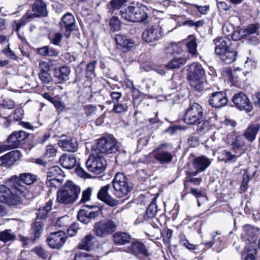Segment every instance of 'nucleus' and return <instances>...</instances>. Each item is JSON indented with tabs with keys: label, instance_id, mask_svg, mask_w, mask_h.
Returning a JSON list of instances; mask_svg holds the SVG:
<instances>
[{
	"label": "nucleus",
	"instance_id": "nucleus-33",
	"mask_svg": "<svg viewBox=\"0 0 260 260\" xmlns=\"http://www.w3.org/2000/svg\"><path fill=\"white\" fill-rule=\"evenodd\" d=\"M135 14L131 18L134 19V22H142L145 21L147 18V14L146 12V7H135Z\"/></svg>",
	"mask_w": 260,
	"mask_h": 260
},
{
	"label": "nucleus",
	"instance_id": "nucleus-38",
	"mask_svg": "<svg viewBox=\"0 0 260 260\" xmlns=\"http://www.w3.org/2000/svg\"><path fill=\"white\" fill-rule=\"evenodd\" d=\"M182 52L179 45L175 43H170L165 49V54L167 56H172L175 54H181Z\"/></svg>",
	"mask_w": 260,
	"mask_h": 260
},
{
	"label": "nucleus",
	"instance_id": "nucleus-57",
	"mask_svg": "<svg viewBox=\"0 0 260 260\" xmlns=\"http://www.w3.org/2000/svg\"><path fill=\"white\" fill-rule=\"evenodd\" d=\"M90 208L94 209L93 211H88V216L90 219H94L95 218L99 216L100 213L101 211V209L100 207L96 206H89Z\"/></svg>",
	"mask_w": 260,
	"mask_h": 260
},
{
	"label": "nucleus",
	"instance_id": "nucleus-4",
	"mask_svg": "<svg viewBox=\"0 0 260 260\" xmlns=\"http://www.w3.org/2000/svg\"><path fill=\"white\" fill-rule=\"evenodd\" d=\"M203 114V112L201 106L197 103H193L186 111L184 115V121L188 124H198L197 130L206 129L208 122L201 121Z\"/></svg>",
	"mask_w": 260,
	"mask_h": 260
},
{
	"label": "nucleus",
	"instance_id": "nucleus-21",
	"mask_svg": "<svg viewBox=\"0 0 260 260\" xmlns=\"http://www.w3.org/2000/svg\"><path fill=\"white\" fill-rule=\"evenodd\" d=\"M215 45V52L220 55L230 49L229 47L230 40L226 38H216L214 40Z\"/></svg>",
	"mask_w": 260,
	"mask_h": 260
},
{
	"label": "nucleus",
	"instance_id": "nucleus-36",
	"mask_svg": "<svg viewBox=\"0 0 260 260\" xmlns=\"http://www.w3.org/2000/svg\"><path fill=\"white\" fill-rule=\"evenodd\" d=\"M186 60L183 57H175L170 60L166 66L169 69H176L181 68L185 64Z\"/></svg>",
	"mask_w": 260,
	"mask_h": 260
},
{
	"label": "nucleus",
	"instance_id": "nucleus-55",
	"mask_svg": "<svg viewBox=\"0 0 260 260\" xmlns=\"http://www.w3.org/2000/svg\"><path fill=\"white\" fill-rule=\"evenodd\" d=\"M80 229L79 223L74 222L72 224L68 229L67 232L68 235L71 237L75 236Z\"/></svg>",
	"mask_w": 260,
	"mask_h": 260
},
{
	"label": "nucleus",
	"instance_id": "nucleus-54",
	"mask_svg": "<svg viewBox=\"0 0 260 260\" xmlns=\"http://www.w3.org/2000/svg\"><path fill=\"white\" fill-rule=\"evenodd\" d=\"M109 25L112 30L117 31L120 28V22L117 17H113L110 20Z\"/></svg>",
	"mask_w": 260,
	"mask_h": 260
},
{
	"label": "nucleus",
	"instance_id": "nucleus-61",
	"mask_svg": "<svg viewBox=\"0 0 260 260\" xmlns=\"http://www.w3.org/2000/svg\"><path fill=\"white\" fill-rule=\"evenodd\" d=\"M180 242L184 246L189 250H193L196 249V246L190 243L188 240L185 238L184 236H181L180 237Z\"/></svg>",
	"mask_w": 260,
	"mask_h": 260
},
{
	"label": "nucleus",
	"instance_id": "nucleus-9",
	"mask_svg": "<svg viewBox=\"0 0 260 260\" xmlns=\"http://www.w3.org/2000/svg\"><path fill=\"white\" fill-rule=\"evenodd\" d=\"M116 228L117 224L113 220L105 219L94 223L93 232L98 237L105 238L113 233Z\"/></svg>",
	"mask_w": 260,
	"mask_h": 260
},
{
	"label": "nucleus",
	"instance_id": "nucleus-43",
	"mask_svg": "<svg viewBox=\"0 0 260 260\" xmlns=\"http://www.w3.org/2000/svg\"><path fill=\"white\" fill-rule=\"evenodd\" d=\"M157 212V206L155 203L152 202L149 205L145 215L144 220H147L149 218H153L155 217Z\"/></svg>",
	"mask_w": 260,
	"mask_h": 260
},
{
	"label": "nucleus",
	"instance_id": "nucleus-53",
	"mask_svg": "<svg viewBox=\"0 0 260 260\" xmlns=\"http://www.w3.org/2000/svg\"><path fill=\"white\" fill-rule=\"evenodd\" d=\"M257 36L249 35L245 37V41L246 43L251 46H256L258 45L259 41L256 37Z\"/></svg>",
	"mask_w": 260,
	"mask_h": 260
},
{
	"label": "nucleus",
	"instance_id": "nucleus-13",
	"mask_svg": "<svg viewBox=\"0 0 260 260\" xmlns=\"http://www.w3.org/2000/svg\"><path fill=\"white\" fill-rule=\"evenodd\" d=\"M75 23V18L71 13H68L62 17L60 22V28L66 38H70L71 31L74 30Z\"/></svg>",
	"mask_w": 260,
	"mask_h": 260
},
{
	"label": "nucleus",
	"instance_id": "nucleus-11",
	"mask_svg": "<svg viewBox=\"0 0 260 260\" xmlns=\"http://www.w3.org/2000/svg\"><path fill=\"white\" fill-rule=\"evenodd\" d=\"M232 100L235 107L239 110L250 111L252 109V104L247 95L242 92L235 93L232 97Z\"/></svg>",
	"mask_w": 260,
	"mask_h": 260
},
{
	"label": "nucleus",
	"instance_id": "nucleus-19",
	"mask_svg": "<svg viewBox=\"0 0 260 260\" xmlns=\"http://www.w3.org/2000/svg\"><path fill=\"white\" fill-rule=\"evenodd\" d=\"M127 251L135 255L141 254L143 256L147 257L149 255L145 244L138 241L132 242L127 247Z\"/></svg>",
	"mask_w": 260,
	"mask_h": 260
},
{
	"label": "nucleus",
	"instance_id": "nucleus-15",
	"mask_svg": "<svg viewBox=\"0 0 260 260\" xmlns=\"http://www.w3.org/2000/svg\"><path fill=\"white\" fill-rule=\"evenodd\" d=\"M142 39L148 43L153 42L160 39L162 37L156 25L148 26L142 35Z\"/></svg>",
	"mask_w": 260,
	"mask_h": 260
},
{
	"label": "nucleus",
	"instance_id": "nucleus-50",
	"mask_svg": "<svg viewBox=\"0 0 260 260\" xmlns=\"http://www.w3.org/2000/svg\"><path fill=\"white\" fill-rule=\"evenodd\" d=\"M96 64V61H93L89 63L86 66V77L87 78H91L92 76L94 75L95 66Z\"/></svg>",
	"mask_w": 260,
	"mask_h": 260
},
{
	"label": "nucleus",
	"instance_id": "nucleus-12",
	"mask_svg": "<svg viewBox=\"0 0 260 260\" xmlns=\"http://www.w3.org/2000/svg\"><path fill=\"white\" fill-rule=\"evenodd\" d=\"M64 232L60 230L51 233L47 238V241L49 246L54 249H59L64 244L66 240Z\"/></svg>",
	"mask_w": 260,
	"mask_h": 260
},
{
	"label": "nucleus",
	"instance_id": "nucleus-64",
	"mask_svg": "<svg viewBox=\"0 0 260 260\" xmlns=\"http://www.w3.org/2000/svg\"><path fill=\"white\" fill-rule=\"evenodd\" d=\"M249 180V176L247 172H245L243 175V180L241 185V189L245 191L247 189V184Z\"/></svg>",
	"mask_w": 260,
	"mask_h": 260
},
{
	"label": "nucleus",
	"instance_id": "nucleus-28",
	"mask_svg": "<svg viewBox=\"0 0 260 260\" xmlns=\"http://www.w3.org/2000/svg\"><path fill=\"white\" fill-rule=\"evenodd\" d=\"M71 72L70 68L67 66H62L54 71V76L57 78L59 82L67 81L69 79Z\"/></svg>",
	"mask_w": 260,
	"mask_h": 260
},
{
	"label": "nucleus",
	"instance_id": "nucleus-63",
	"mask_svg": "<svg viewBox=\"0 0 260 260\" xmlns=\"http://www.w3.org/2000/svg\"><path fill=\"white\" fill-rule=\"evenodd\" d=\"M193 9H196L202 15H205L207 12L209 10L210 7L209 5L206 6H199L198 5H192Z\"/></svg>",
	"mask_w": 260,
	"mask_h": 260
},
{
	"label": "nucleus",
	"instance_id": "nucleus-26",
	"mask_svg": "<svg viewBox=\"0 0 260 260\" xmlns=\"http://www.w3.org/2000/svg\"><path fill=\"white\" fill-rule=\"evenodd\" d=\"M59 162L62 167L71 169L76 166L77 160L73 154H62L59 159Z\"/></svg>",
	"mask_w": 260,
	"mask_h": 260
},
{
	"label": "nucleus",
	"instance_id": "nucleus-32",
	"mask_svg": "<svg viewBox=\"0 0 260 260\" xmlns=\"http://www.w3.org/2000/svg\"><path fill=\"white\" fill-rule=\"evenodd\" d=\"M113 238L117 245H124L131 241V236L125 232H116L113 235Z\"/></svg>",
	"mask_w": 260,
	"mask_h": 260
},
{
	"label": "nucleus",
	"instance_id": "nucleus-2",
	"mask_svg": "<svg viewBox=\"0 0 260 260\" xmlns=\"http://www.w3.org/2000/svg\"><path fill=\"white\" fill-rule=\"evenodd\" d=\"M187 71V78L190 85L196 90H202L204 88L203 78L205 75L202 66L198 62H193L188 66Z\"/></svg>",
	"mask_w": 260,
	"mask_h": 260
},
{
	"label": "nucleus",
	"instance_id": "nucleus-1",
	"mask_svg": "<svg viewBox=\"0 0 260 260\" xmlns=\"http://www.w3.org/2000/svg\"><path fill=\"white\" fill-rule=\"evenodd\" d=\"M80 192V187L71 181H68L57 192V201L64 205L74 203Z\"/></svg>",
	"mask_w": 260,
	"mask_h": 260
},
{
	"label": "nucleus",
	"instance_id": "nucleus-37",
	"mask_svg": "<svg viewBox=\"0 0 260 260\" xmlns=\"http://www.w3.org/2000/svg\"><path fill=\"white\" fill-rule=\"evenodd\" d=\"M236 52L230 48L219 55L220 59L226 64H230L236 59Z\"/></svg>",
	"mask_w": 260,
	"mask_h": 260
},
{
	"label": "nucleus",
	"instance_id": "nucleus-18",
	"mask_svg": "<svg viewBox=\"0 0 260 260\" xmlns=\"http://www.w3.org/2000/svg\"><path fill=\"white\" fill-rule=\"evenodd\" d=\"M59 146L64 151L75 152L78 148L76 141L66 135H62L58 141Z\"/></svg>",
	"mask_w": 260,
	"mask_h": 260
},
{
	"label": "nucleus",
	"instance_id": "nucleus-20",
	"mask_svg": "<svg viewBox=\"0 0 260 260\" xmlns=\"http://www.w3.org/2000/svg\"><path fill=\"white\" fill-rule=\"evenodd\" d=\"M110 187L111 185L110 184L102 187L98 193L97 197L99 200L104 202L106 204L111 207H114L118 204V202L112 198L108 193V190Z\"/></svg>",
	"mask_w": 260,
	"mask_h": 260
},
{
	"label": "nucleus",
	"instance_id": "nucleus-35",
	"mask_svg": "<svg viewBox=\"0 0 260 260\" xmlns=\"http://www.w3.org/2000/svg\"><path fill=\"white\" fill-rule=\"evenodd\" d=\"M27 136V134L25 131H15L9 137L7 141L9 143H17L25 139Z\"/></svg>",
	"mask_w": 260,
	"mask_h": 260
},
{
	"label": "nucleus",
	"instance_id": "nucleus-40",
	"mask_svg": "<svg viewBox=\"0 0 260 260\" xmlns=\"http://www.w3.org/2000/svg\"><path fill=\"white\" fill-rule=\"evenodd\" d=\"M32 19V18L31 17L30 15L29 14V12H27L21 19L15 21L13 22V27L15 31L18 32L22 26L25 25L28 22L30 21V20Z\"/></svg>",
	"mask_w": 260,
	"mask_h": 260
},
{
	"label": "nucleus",
	"instance_id": "nucleus-59",
	"mask_svg": "<svg viewBox=\"0 0 260 260\" xmlns=\"http://www.w3.org/2000/svg\"><path fill=\"white\" fill-rule=\"evenodd\" d=\"M92 189L90 187L87 188L86 190L83 191L82 194V199L80 203H84L90 200L91 195Z\"/></svg>",
	"mask_w": 260,
	"mask_h": 260
},
{
	"label": "nucleus",
	"instance_id": "nucleus-27",
	"mask_svg": "<svg viewBox=\"0 0 260 260\" xmlns=\"http://www.w3.org/2000/svg\"><path fill=\"white\" fill-rule=\"evenodd\" d=\"M172 22V20L170 19H162L159 21L158 25L156 26L162 37L174 29L173 27L171 25Z\"/></svg>",
	"mask_w": 260,
	"mask_h": 260
},
{
	"label": "nucleus",
	"instance_id": "nucleus-41",
	"mask_svg": "<svg viewBox=\"0 0 260 260\" xmlns=\"http://www.w3.org/2000/svg\"><path fill=\"white\" fill-rule=\"evenodd\" d=\"M16 238L15 234L11 230H6L0 232V241L5 243L13 241Z\"/></svg>",
	"mask_w": 260,
	"mask_h": 260
},
{
	"label": "nucleus",
	"instance_id": "nucleus-44",
	"mask_svg": "<svg viewBox=\"0 0 260 260\" xmlns=\"http://www.w3.org/2000/svg\"><path fill=\"white\" fill-rule=\"evenodd\" d=\"M127 0H111L108 5L110 10L114 11L126 6Z\"/></svg>",
	"mask_w": 260,
	"mask_h": 260
},
{
	"label": "nucleus",
	"instance_id": "nucleus-10",
	"mask_svg": "<svg viewBox=\"0 0 260 260\" xmlns=\"http://www.w3.org/2000/svg\"><path fill=\"white\" fill-rule=\"evenodd\" d=\"M168 145V144L167 143L161 144L152 153L153 156L160 164H168L172 160L173 155L171 153L163 150Z\"/></svg>",
	"mask_w": 260,
	"mask_h": 260
},
{
	"label": "nucleus",
	"instance_id": "nucleus-16",
	"mask_svg": "<svg viewBox=\"0 0 260 260\" xmlns=\"http://www.w3.org/2000/svg\"><path fill=\"white\" fill-rule=\"evenodd\" d=\"M31 11L29 12L31 17H45L47 15V6L45 2L42 0H36L32 5Z\"/></svg>",
	"mask_w": 260,
	"mask_h": 260
},
{
	"label": "nucleus",
	"instance_id": "nucleus-17",
	"mask_svg": "<svg viewBox=\"0 0 260 260\" xmlns=\"http://www.w3.org/2000/svg\"><path fill=\"white\" fill-rule=\"evenodd\" d=\"M228 100L225 93L215 92L212 94L209 100V104L215 108H221L228 103Z\"/></svg>",
	"mask_w": 260,
	"mask_h": 260
},
{
	"label": "nucleus",
	"instance_id": "nucleus-58",
	"mask_svg": "<svg viewBox=\"0 0 260 260\" xmlns=\"http://www.w3.org/2000/svg\"><path fill=\"white\" fill-rule=\"evenodd\" d=\"M74 260H94V258L86 252H80L75 255Z\"/></svg>",
	"mask_w": 260,
	"mask_h": 260
},
{
	"label": "nucleus",
	"instance_id": "nucleus-29",
	"mask_svg": "<svg viewBox=\"0 0 260 260\" xmlns=\"http://www.w3.org/2000/svg\"><path fill=\"white\" fill-rule=\"evenodd\" d=\"M95 237L91 235L88 234L84 237L78 244V248L81 249L89 250L93 246Z\"/></svg>",
	"mask_w": 260,
	"mask_h": 260
},
{
	"label": "nucleus",
	"instance_id": "nucleus-23",
	"mask_svg": "<svg viewBox=\"0 0 260 260\" xmlns=\"http://www.w3.org/2000/svg\"><path fill=\"white\" fill-rule=\"evenodd\" d=\"M21 156L18 150L11 151L1 157V164L5 166H11Z\"/></svg>",
	"mask_w": 260,
	"mask_h": 260
},
{
	"label": "nucleus",
	"instance_id": "nucleus-52",
	"mask_svg": "<svg viewBox=\"0 0 260 260\" xmlns=\"http://www.w3.org/2000/svg\"><path fill=\"white\" fill-rule=\"evenodd\" d=\"M69 222V217L67 216H63L57 220L55 225L60 228L67 227L68 226Z\"/></svg>",
	"mask_w": 260,
	"mask_h": 260
},
{
	"label": "nucleus",
	"instance_id": "nucleus-42",
	"mask_svg": "<svg viewBox=\"0 0 260 260\" xmlns=\"http://www.w3.org/2000/svg\"><path fill=\"white\" fill-rule=\"evenodd\" d=\"M135 11V7L128 6L123 11H120L121 16L125 20L134 22V19L131 18L134 16Z\"/></svg>",
	"mask_w": 260,
	"mask_h": 260
},
{
	"label": "nucleus",
	"instance_id": "nucleus-14",
	"mask_svg": "<svg viewBox=\"0 0 260 260\" xmlns=\"http://www.w3.org/2000/svg\"><path fill=\"white\" fill-rule=\"evenodd\" d=\"M114 39L117 48L124 52H127L133 49L136 45L134 41L122 35H116Z\"/></svg>",
	"mask_w": 260,
	"mask_h": 260
},
{
	"label": "nucleus",
	"instance_id": "nucleus-60",
	"mask_svg": "<svg viewBox=\"0 0 260 260\" xmlns=\"http://www.w3.org/2000/svg\"><path fill=\"white\" fill-rule=\"evenodd\" d=\"M40 80L44 83H49L52 80L51 75L48 72H41L39 74Z\"/></svg>",
	"mask_w": 260,
	"mask_h": 260
},
{
	"label": "nucleus",
	"instance_id": "nucleus-49",
	"mask_svg": "<svg viewBox=\"0 0 260 260\" xmlns=\"http://www.w3.org/2000/svg\"><path fill=\"white\" fill-rule=\"evenodd\" d=\"M62 170L59 167L54 166L49 169L48 176H49V177H54L57 178L58 176H62Z\"/></svg>",
	"mask_w": 260,
	"mask_h": 260
},
{
	"label": "nucleus",
	"instance_id": "nucleus-5",
	"mask_svg": "<svg viewBox=\"0 0 260 260\" xmlns=\"http://www.w3.org/2000/svg\"><path fill=\"white\" fill-rule=\"evenodd\" d=\"M37 180V176L29 173H22L19 176L14 175L7 180V183L9 186L16 187L19 194L24 196L25 194L26 187L21 184L22 183L26 185H31Z\"/></svg>",
	"mask_w": 260,
	"mask_h": 260
},
{
	"label": "nucleus",
	"instance_id": "nucleus-31",
	"mask_svg": "<svg viewBox=\"0 0 260 260\" xmlns=\"http://www.w3.org/2000/svg\"><path fill=\"white\" fill-rule=\"evenodd\" d=\"M198 172L187 171L185 172L186 177L184 181V184L186 183H191L194 185H199L202 181L201 177H195L198 175Z\"/></svg>",
	"mask_w": 260,
	"mask_h": 260
},
{
	"label": "nucleus",
	"instance_id": "nucleus-48",
	"mask_svg": "<svg viewBox=\"0 0 260 260\" xmlns=\"http://www.w3.org/2000/svg\"><path fill=\"white\" fill-rule=\"evenodd\" d=\"M244 32L245 37L254 35L255 36H258V26L256 24H251L245 29Z\"/></svg>",
	"mask_w": 260,
	"mask_h": 260
},
{
	"label": "nucleus",
	"instance_id": "nucleus-56",
	"mask_svg": "<svg viewBox=\"0 0 260 260\" xmlns=\"http://www.w3.org/2000/svg\"><path fill=\"white\" fill-rule=\"evenodd\" d=\"M83 109L88 116L95 115L97 111L96 107L92 105H86L84 106Z\"/></svg>",
	"mask_w": 260,
	"mask_h": 260
},
{
	"label": "nucleus",
	"instance_id": "nucleus-8",
	"mask_svg": "<svg viewBox=\"0 0 260 260\" xmlns=\"http://www.w3.org/2000/svg\"><path fill=\"white\" fill-rule=\"evenodd\" d=\"M10 189L5 185H0V202L10 206L16 205L21 203V194L17 192L18 189L13 186Z\"/></svg>",
	"mask_w": 260,
	"mask_h": 260
},
{
	"label": "nucleus",
	"instance_id": "nucleus-47",
	"mask_svg": "<svg viewBox=\"0 0 260 260\" xmlns=\"http://www.w3.org/2000/svg\"><path fill=\"white\" fill-rule=\"evenodd\" d=\"M57 153V148L53 145L49 144L46 146L44 156L46 157H55Z\"/></svg>",
	"mask_w": 260,
	"mask_h": 260
},
{
	"label": "nucleus",
	"instance_id": "nucleus-30",
	"mask_svg": "<svg viewBox=\"0 0 260 260\" xmlns=\"http://www.w3.org/2000/svg\"><path fill=\"white\" fill-rule=\"evenodd\" d=\"M257 250L252 246L247 245L242 252V260H255Z\"/></svg>",
	"mask_w": 260,
	"mask_h": 260
},
{
	"label": "nucleus",
	"instance_id": "nucleus-51",
	"mask_svg": "<svg viewBox=\"0 0 260 260\" xmlns=\"http://www.w3.org/2000/svg\"><path fill=\"white\" fill-rule=\"evenodd\" d=\"M59 184V179L54 177H49V176H47L46 184L48 187L50 188L56 187Z\"/></svg>",
	"mask_w": 260,
	"mask_h": 260
},
{
	"label": "nucleus",
	"instance_id": "nucleus-25",
	"mask_svg": "<svg viewBox=\"0 0 260 260\" xmlns=\"http://www.w3.org/2000/svg\"><path fill=\"white\" fill-rule=\"evenodd\" d=\"M258 231L257 228L250 225H246L243 227L242 236L252 243L257 239Z\"/></svg>",
	"mask_w": 260,
	"mask_h": 260
},
{
	"label": "nucleus",
	"instance_id": "nucleus-3",
	"mask_svg": "<svg viewBox=\"0 0 260 260\" xmlns=\"http://www.w3.org/2000/svg\"><path fill=\"white\" fill-rule=\"evenodd\" d=\"M113 195L118 198L127 196L133 188V184L123 173H117L112 181Z\"/></svg>",
	"mask_w": 260,
	"mask_h": 260
},
{
	"label": "nucleus",
	"instance_id": "nucleus-7",
	"mask_svg": "<svg viewBox=\"0 0 260 260\" xmlns=\"http://www.w3.org/2000/svg\"><path fill=\"white\" fill-rule=\"evenodd\" d=\"M86 169L94 174L99 175L105 172L107 162L103 155L99 152L90 155L85 162Z\"/></svg>",
	"mask_w": 260,
	"mask_h": 260
},
{
	"label": "nucleus",
	"instance_id": "nucleus-62",
	"mask_svg": "<svg viewBox=\"0 0 260 260\" xmlns=\"http://www.w3.org/2000/svg\"><path fill=\"white\" fill-rule=\"evenodd\" d=\"M126 108L122 104L117 103L114 104L112 111L116 113H121L126 111Z\"/></svg>",
	"mask_w": 260,
	"mask_h": 260
},
{
	"label": "nucleus",
	"instance_id": "nucleus-24",
	"mask_svg": "<svg viewBox=\"0 0 260 260\" xmlns=\"http://www.w3.org/2000/svg\"><path fill=\"white\" fill-rule=\"evenodd\" d=\"M211 160L205 156L196 157L193 161V166L195 172H199L205 171L211 164Z\"/></svg>",
	"mask_w": 260,
	"mask_h": 260
},
{
	"label": "nucleus",
	"instance_id": "nucleus-34",
	"mask_svg": "<svg viewBox=\"0 0 260 260\" xmlns=\"http://www.w3.org/2000/svg\"><path fill=\"white\" fill-rule=\"evenodd\" d=\"M43 225L42 221H36L32 225V232L30 236L31 241H34L40 238L42 232Z\"/></svg>",
	"mask_w": 260,
	"mask_h": 260
},
{
	"label": "nucleus",
	"instance_id": "nucleus-6",
	"mask_svg": "<svg viewBox=\"0 0 260 260\" xmlns=\"http://www.w3.org/2000/svg\"><path fill=\"white\" fill-rule=\"evenodd\" d=\"M120 144L112 136L109 135L100 138L96 143V150L100 154H111L117 152Z\"/></svg>",
	"mask_w": 260,
	"mask_h": 260
},
{
	"label": "nucleus",
	"instance_id": "nucleus-39",
	"mask_svg": "<svg viewBox=\"0 0 260 260\" xmlns=\"http://www.w3.org/2000/svg\"><path fill=\"white\" fill-rule=\"evenodd\" d=\"M52 201L50 200L43 207H40L37 213V218L44 219L52 209Z\"/></svg>",
	"mask_w": 260,
	"mask_h": 260
},
{
	"label": "nucleus",
	"instance_id": "nucleus-46",
	"mask_svg": "<svg viewBox=\"0 0 260 260\" xmlns=\"http://www.w3.org/2000/svg\"><path fill=\"white\" fill-rule=\"evenodd\" d=\"M232 149L237 153V150H240L244 146L245 143L243 141V137L242 136H237L234 142L232 143Z\"/></svg>",
	"mask_w": 260,
	"mask_h": 260
},
{
	"label": "nucleus",
	"instance_id": "nucleus-22",
	"mask_svg": "<svg viewBox=\"0 0 260 260\" xmlns=\"http://www.w3.org/2000/svg\"><path fill=\"white\" fill-rule=\"evenodd\" d=\"M184 44L186 47L187 52L193 57H197L199 52L197 50L198 44L197 39L194 36H189L184 40Z\"/></svg>",
	"mask_w": 260,
	"mask_h": 260
},
{
	"label": "nucleus",
	"instance_id": "nucleus-45",
	"mask_svg": "<svg viewBox=\"0 0 260 260\" xmlns=\"http://www.w3.org/2000/svg\"><path fill=\"white\" fill-rule=\"evenodd\" d=\"M78 219L81 222L87 224L90 222V219L88 216V210L81 209L78 213Z\"/></svg>",
	"mask_w": 260,
	"mask_h": 260
}]
</instances>
